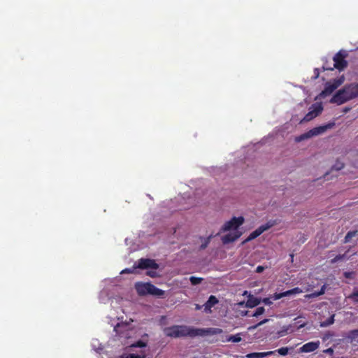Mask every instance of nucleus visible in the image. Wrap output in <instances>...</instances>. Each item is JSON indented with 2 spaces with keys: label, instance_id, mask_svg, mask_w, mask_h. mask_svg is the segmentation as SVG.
Returning <instances> with one entry per match:
<instances>
[{
  "label": "nucleus",
  "instance_id": "obj_1",
  "mask_svg": "<svg viewBox=\"0 0 358 358\" xmlns=\"http://www.w3.org/2000/svg\"><path fill=\"white\" fill-rule=\"evenodd\" d=\"M358 97V83L345 85L338 90L330 99L332 103L342 105L352 99Z\"/></svg>",
  "mask_w": 358,
  "mask_h": 358
},
{
  "label": "nucleus",
  "instance_id": "obj_2",
  "mask_svg": "<svg viewBox=\"0 0 358 358\" xmlns=\"http://www.w3.org/2000/svg\"><path fill=\"white\" fill-rule=\"evenodd\" d=\"M194 327L186 325H173L164 329V334L171 338L194 337Z\"/></svg>",
  "mask_w": 358,
  "mask_h": 358
},
{
  "label": "nucleus",
  "instance_id": "obj_3",
  "mask_svg": "<svg viewBox=\"0 0 358 358\" xmlns=\"http://www.w3.org/2000/svg\"><path fill=\"white\" fill-rule=\"evenodd\" d=\"M334 123H328L327 124L320 126L315 127L308 131L300 135L299 136L296 138V141L297 142H300L301 141H303L305 139L310 138L313 136L320 135L321 134H323L328 129H331L334 126Z\"/></svg>",
  "mask_w": 358,
  "mask_h": 358
},
{
  "label": "nucleus",
  "instance_id": "obj_4",
  "mask_svg": "<svg viewBox=\"0 0 358 358\" xmlns=\"http://www.w3.org/2000/svg\"><path fill=\"white\" fill-rule=\"evenodd\" d=\"M345 81L344 76L331 80L325 83L324 90L320 92V96L324 98L330 95L335 90L341 86Z\"/></svg>",
  "mask_w": 358,
  "mask_h": 358
},
{
  "label": "nucleus",
  "instance_id": "obj_5",
  "mask_svg": "<svg viewBox=\"0 0 358 358\" xmlns=\"http://www.w3.org/2000/svg\"><path fill=\"white\" fill-rule=\"evenodd\" d=\"M348 54L345 50L338 51L333 57L334 68L340 71L344 70L348 66V62L345 60Z\"/></svg>",
  "mask_w": 358,
  "mask_h": 358
},
{
  "label": "nucleus",
  "instance_id": "obj_6",
  "mask_svg": "<svg viewBox=\"0 0 358 358\" xmlns=\"http://www.w3.org/2000/svg\"><path fill=\"white\" fill-rule=\"evenodd\" d=\"M244 222L243 217H234L230 220L226 222L222 227L220 232H225L230 230H236Z\"/></svg>",
  "mask_w": 358,
  "mask_h": 358
},
{
  "label": "nucleus",
  "instance_id": "obj_7",
  "mask_svg": "<svg viewBox=\"0 0 358 358\" xmlns=\"http://www.w3.org/2000/svg\"><path fill=\"white\" fill-rule=\"evenodd\" d=\"M194 337L197 336H213L220 334L223 332L222 329L220 328H206V329H196L194 328Z\"/></svg>",
  "mask_w": 358,
  "mask_h": 358
},
{
  "label": "nucleus",
  "instance_id": "obj_8",
  "mask_svg": "<svg viewBox=\"0 0 358 358\" xmlns=\"http://www.w3.org/2000/svg\"><path fill=\"white\" fill-rule=\"evenodd\" d=\"M136 268L141 269H157L159 268V264H157L154 259L141 258L138 260V265L134 267V268Z\"/></svg>",
  "mask_w": 358,
  "mask_h": 358
},
{
  "label": "nucleus",
  "instance_id": "obj_9",
  "mask_svg": "<svg viewBox=\"0 0 358 358\" xmlns=\"http://www.w3.org/2000/svg\"><path fill=\"white\" fill-rule=\"evenodd\" d=\"M323 110V107L321 104H313L310 111L305 115L303 120L309 122L318 116Z\"/></svg>",
  "mask_w": 358,
  "mask_h": 358
},
{
  "label": "nucleus",
  "instance_id": "obj_10",
  "mask_svg": "<svg viewBox=\"0 0 358 358\" xmlns=\"http://www.w3.org/2000/svg\"><path fill=\"white\" fill-rule=\"evenodd\" d=\"M271 227L272 224H270L268 223L261 225L248 236V237L245 240V242H248L256 238L257 237L259 236L263 232L269 229Z\"/></svg>",
  "mask_w": 358,
  "mask_h": 358
},
{
  "label": "nucleus",
  "instance_id": "obj_11",
  "mask_svg": "<svg viewBox=\"0 0 358 358\" xmlns=\"http://www.w3.org/2000/svg\"><path fill=\"white\" fill-rule=\"evenodd\" d=\"M241 236V233L238 231L230 232L222 237L223 244H228L236 241Z\"/></svg>",
  "mask_w": 358,
  "mask_h": 358
},
{
  "label": "nucleus",
  "instance_id": "obj_12",
  "mask_svg": "<svg viewBox=\"0 0 358 358\" xmlns=\"http://www.w3.org/2000/svg\"><path fill=\"white\" fill-rule=\"evenodd\" d=\"M150 282H138L135 284V289L139 296H145L148 294Z\"/></svg>",
  "mask_w": 358,
  "mask_h": 358
},
{
  "label": "nucleus",
  "instance_id": "obj_13",
  "mask_svg": "<svg viewBox=\"0 0 358 358\" xmlns=\"http://www.w3.org/2000/svg\"><path fill=\"white\" fill-rule=\"evenodd\" d=\"M219 301L215 296L210 295L208 301L204 303V310L206 313H211V308L218 303Z\"/></svg>",
  "mask_w": 358,
  "mask_h": 358
},
{
  "label": "nucleus",
  "instance_id": "obj_14",
  "mask_svg": "<svg viewBox=\"0 0 358 358\" xmlns=\"http://www.w3.org/2000/svg\"><path fill=\"white\" fill-rule=\"evenodd\" d=\"M319 347V343L309 342L304 344L301 348V351L303 352H311L317 350Z\"/></svg>",
  "mask_w": 358,
  "mask_h": 358
},
{
  "label": "nucleus",
  "instance_id": "obj_15",
  "mask_svg": "<svg viewBox=\"0 0 358 358\" xmlns=\"http://www.w3.org/2000/svg\"><path fill=\"white\" fill-rule=\"evenodd\" d=\"M149 289H148V294L162 297L164 294V291L162 289H159L158 287H155L154 285L151 284L150 282Z\"/></svg>",
  "mask_w": 358,
  "mask_h": 358
},
{
  "label": "nucleus",
  "instance_id": "obj_16",
  "mask_svg": "<svg viewBox=\"0 0 358 358\" xmlns=\"http://www.w3.org/2000/svg\"><path fill=\"white\" fill-rule=\"evenodd\" d=\"M149 289H148V294L162 297L164 294V291L162 289H159L158 287H155L154 285L151 284L150 282Z\"/></svg>",
  "mask_w": 358,
  "mask_h": 358
},
{
  "label": "nucleus",
  "instance_id": "obj_17",
  "mask_svg": "<svg viewBox=\"0 0 358 358\" xmlns=\"http://www.w3.org/2000/svg\"><path fill=\"white\" fill-rule=\"evenodd\" d=\"M274 352L273 351H268V352H252L248 353L245 355L246 358H264L268 356H271L273 355Z\"/></svg>",
  "mask_w": 358,
  "mask_h": 358
},
{
  "label": "nucleus",
  "instance_id": "obj_18",
  "mask_svg": "<svg viewBox=\"0 0 358 358\" xmlns=\"http://www.w3.org/2000/svg\"><path fill=\"white\" fill-rule=\"evenodd\" d=\"M261 302V299L257 297H250L247 301V306L249 308H254L258 306Z\"/></svg>",
  "mask_w": 358,
  "mask_h": 358
},
{
  "label": "nucleus",
  "instance_id": "obj_19",
  "mask_svg": "<svg viewBox=\"0 0 358 358\" xmlns=\"http://www.w3.org/2000/svg\"><path fill=\"white\" fill-rule=\"evenodd\" d=\"M302 292H303V290L301 288L296 287L292 289L283 292V295H284V297H285V296H289L294 295V294H301Z\"/></svg>",
  "mask_w": 358,
  "mask_h": 358
},
{
  "label": "nucleus",
  "instance_id": "obj_20",
  "mask_svg": "<svg viewBox=\"0 0 358 358\" xmlns=\"http://www.w3.org/2000/svg\"><path fill=\"white\" fill-rule=\"evenodd\" d=\"M325 292V285H323L322 287H321V289L319 291V292H315L313 293H311V294H306L305 296V297L306 299H312V298H315V297H317L320 295H322L324 294Z\"/></svg>",
  "mask_w": 358,
  "mask_h": 358
},
{
  "label": "nucleus",
  "instance_id": "obj_21",
  "mask_svg": "<svg viewBox=\"0 0 358 358\" xmlns=\"http://www.w3.org/2000/svg\"><path fill=\"white\" fill-rule=\"evenodd\" d=\"M357 234H358L357 230H353V231H348L344 238V243H347L350 242L351 239L353 237L356 236L357 235Z\"/></svg>",
  "mask_w": 358,
  "mask_h": 358
},
{
  "label": "nucleus",
  "instance_id": "obj_22",
  "mask_svg": "<svg viewBox=\"0 0 358 358\" xmlns=\"http://www.w3.org/2000/svg\"><path fill=\"white\" fill-rule=\"evenodd\" d=\"M347 298L355 303H358V287L355 288L352 292L349 294Z\"/></svg>",
  "mask_w": 358,
  "mask_h": 358
},
{
  "label": "nucleus",
  "instance_id": "obj_23",
  "mask_svg": "<svg viewBox=\"0 0 358 358\" xmlns=\"http://www.w3.org/2000/svg\"><path fill=\"white\" fill-rule=\"evenodd\" d=\"M121 358H145V354L144 352H141V354H124L121 356Z\"/></svg>",
  "mask_w": 358,
  "mask_h": 358
},
{
  "label": "nucleus",
  "instance_id": "obj_24",
  "mask_svg": "<svg viewBox=\"0 0 358 358\" xmlns=\"http://www.w3.org/2000/svg\"><path fill=\"white\" fill-rule=\"evenodd\" d=\"M334 316H335L334 315H332L328 319H327L326 320L322 322L320 326L324 327H328V326L334 324Z\"/></svg>",
  "mask_w": 358,
  "mask_h": 358
},
{
  "label": "nucleus",
  "instance_id": "obj_25",
  "mask_svg": "<svg viewBox=\"0 0 358 358\" xmlns=\"http://www.w3.org/2000/svg\"><path fill=\"white\" fill-rule=\"evenodd\" d=\"M213 237V235L211 234L208 237H207L206 238L204 239L203 242L202 243V244L200 245V248L199 249L201 250H204L206 249L208 245H209L210 242V240L211 238Z\"/></svg>",
  "mask_w": 358,
  "mask_h": 358
},
{
  "label": "nucleus",
  "instance_id": "obj_26",
  "mask_svg": "<svg viewBox=\"0 0 358 358\" xmlns=\"http://www.w3.org/2000/svg\"><path fill=\"white\" fill-rule=\"evenodd\" d=\"M242 338L241 337L240 334H237L236 335H231L227 339L228 341H231L232 343H238L241 341Z\"/></svg>",
  "mask_w": 358,
  "mask_h": 358
},
{
  "label": "nucleus",
  "instance_id": "obj_27",
  "mask_svg": "<svg viewBox=\"0 0 358 358\" xmlns=\"http://www.w3.org/2000/svg\"><path fill=\"white\" fill-rule=\"evenodd\" d=\"M348 337L352 341L358 338V329L350 331Z\"/></svg>",
  "mask_w": 358,
  "mask_h": 358
},
{
  "label": "nucleus",
  "instance_id": "obj_28",
  "mask_svg": "<svg viewBox=\"0 0 358 358\" xmlns=\"http://www.w3.org/2000/svg\"><path fill=\"white\" fill-rule=\"evenodd\" d=\"M189 280L193 285H199L203 280V278L195 276H191Z\"/></svg>",
  "mask_w": 358,
  "mask_h": 358
},
{
  "label": "nucleus",
  "instance_id": "obj_29",
  "mask_svg": "<svg viewBox=\"0 0 358 358\" xmlns=\"http://www.w3.org/2000/svg\"><path fill=\"white\" fill-rule=\"evenodd\" d=\"M146 346V343L142 341H138L137 342L133 343L130 348H145Z\"/></svg>",
  "mask_w": 358,
  "mask_h": 358
},
{
  "label": "nucleus",
  "instance_id": "obj_30",
  "mask_svg": "<svg viewBox=\"0 0 358 358\" xmlns=\"http://www.w3.org/2000/svg\"><path fill=\"white\" fill-rule=\"evenodd\" d=\"M277 352L279 355L282 356H285L288 354L289 349L287 347H282L277 350Z\"/></svg>",
  "mask_w": 358,
  "mask_h": 358
},
{
  "label": "nucleus",
  "instance_id": "obj_31",
  "mask_svg": "<svg viewBox=\"0 0 358 358\" xmlns=\"http://www.w3.org/2000/svg\"><path fill=\"white\" fill-rule=\"evenodd\" d=\"M265 311V309L264 307H258L255 312L252 314L253 317H258L259 315L263 314Z\"/></svg>",
  "mask_w": 358,
  "mask_h": 358
},
{
  "label": "nucleus",
  "instance_id": "obj_32",
  "mask_svg": "<svg viewBox=\"0 0 358 358\" xmlns=\"http://www.w3.org/2000/svg\"><path fill=\"white\" fill-rule=\"evenodd\" d=\"M345 257V254H343V255H336L334 259H332L331 260V264H334L338 261H341L342 259H343Z\"/></svg>",
  "mask_w": 358,
  "mask_h": 358
},
{
  "label": "nucleus",
  "instance_id": "obj_33",
  "mask_svg": "<svg viewBox=\"0 0 358 358\" xmlns=\"http://www.w3.org/2000/svg\"><path fill=\"white\" fill-rule=\"evenodd\" d=\"M284 297L283 292L281 293H275L272 296H271V298L273 300H278L281 298Z\"/></svg>",
  "mask_w": 358,
  "mask_h": 358
},
{
  "label": "nucleus",
  "instance_id": "obj_34",
  "mask_svg": "<svg viewBox=\"0 0 358 358\" xmlns=\"http://www.w3.org/2000/svg\"><path fill=\"white\" fill-rule=\"evenodd\" d=\"M344 167V164L342 162H337L336 164L333 166V169H336V171H339L342 169Z\"/></svg>",
  "mask_w": 358,
  "mask_h": 358
},
{
  "label": "nucleus",
  "instance_id": "obj_35",
  "mask_svg": "<svg viewBox=\"0 0 358 358\" xmlns=\"http://www.w3.org/2000/svg\"><path fill=\"white\" fill-rule=\"evenodd\" d=\"M268 320H269L268 319H264V320H262L261 322H259V323H257L256 325H255L249 329H256L257 327L262 326L264 324L266 323L267 322H268Z\"/></svg>",
  "mask_w": 358,
  "mask_h": 358
},
{
  "label": "nucleus",
  "instance_id": "obj_36",
  "mask_svg": "<svg viewBox=\"0 0 358 358\" xmlns=\"http://www.w3.org/2000/svg\"><path fill=\"white\" fill-rule=\"evenodd\" d=\"M271 297H266V298H264L262 299V302L265 304V305H268V306H270L273 303V302L271 301Z\"/></svg>",
  "mask_w": 358,
  "mask_h": 358
},
{
  "label": "nucleus",
  "instance_id": "obj_37",
  "mask_svg": "<svg viewBox=\"0 0 358 358\" xmlns=\"http://www.w3.org/2000/svg\"><path fill=\"white\" fill-rule=\"evenodd\" d=\"M313 73H314V76H313V79L315 80V79L318 78L320 76V69L318 68L314 69Z\"/></svg>",
  "mask_w": 358,
  "mask_h": 358
},
{
  "label": "nucleus",
  "instance_id": "obj_38",
  "mask_svg": "<svg viewBox=\"0 0 358 358\" xmlns=\"http://www.w3.org/2000/svg\"><path fill=\"white\" fill-rule=\"evenodd\" d=\"M147 275L152 277V278H155L157 277L158 275H157V273L155 271H147Z\"/></svg>",
  "mask_w": 358,
  "mask_h": 358
},
{
  "label": "nucleus",
  "instance_id": "obj_39",
  "mask_svg": "<svg viewBox=\"0 0 358 358\" xmlns=\"http://www.w3.org/2000/svg\"><path fill=\"white\" fill-rule=\"evenodd\" d=\"M335 68L333 67H331V66H329V65H323L322 66V71H333Z\"/></svg>",
  "mask_w": 358,
  "mask_h": 358
},
{
  "label": "nucleus",
  "instance_id": "obj_40",
  "mask_svg": "<svg viewBox=\"0 0 358 358\" xmlns=\"http://www.w3.org/2000/svg\"><path fill=\"white\" fill-rule=\"evenodd\" d=\"M324 352L327 353V354H329L330 355H332L333 353H334V350H333L332 348H327V349L324 350Z\"/></svg>",
  "mask_w": 358,
  "mask_h": 358
},
{
  "label": "nucleus",
  "instance_id": "obj_41",
  "mask_svg": "<svg viewBox=\"0 0 358 358\" xmlns=\"http://www.w3.org/2000/svg\"><path fill=\"white\" fill-rule=\"evenodd\" d=\"M264 271V267L262 266H258L257 268H256V270L255 271L258 273H262Z\"/></svg>",
  "mask_w": 358,
  "mask_h": 358
},
{
  "label": "nucleus",
  "instance_id": "obj_42",
  "mask_svg": "<svg viewBox=\"0 0 358 358\" xmlns=\"http://www.w3.org/2000/svg\"><path fill=\"white\" fill-rule=\"evenodd\" d=\"M133 273V269H131V268H125L121 272V273Z\"/></svg>",
  "mask_w": 358,
  "mask_h": 358
},
{
  "label": "nucleus",
  "instance_id": "obj_43",
  "mask_svg": "<svg viewBox=\"0 0 358 358\" xmlns=\"http://www.w3.org/2000/svg\"><path fill=\"white\" fill-rule=\"evenodd\" d=\"M351 275H352V273H350V272H345L344 273V275H345V278H350Z\"/></svg>",
  "mask_w": 358,
  "mask_h": 358
},
{
  "label": "nucleus",
  "instance_id": "obj_44",
  "mask_svg": "<svg viewBox=\"0 0 358 358\" xmlns=\"http://www.w3.org/2000/svg\"><path fill=\"white\" fill-rule=\"evenodd\" d=\"M349 110H350V108H345L344 109V112H345V113H347V112H348Z\"/></svg>",
  "mask_w": 358,
  "mask_h": 358
},
{
  "label": "nucleus",
  "instance_id": "obj_45",
  "mask_svg": "<svg viewBox=\"0 0 358 358\" xmlns=\"http://www.w3.org/2000/svg\"><path fill=\"white\" fill-rule=\"evenodd\" d=\"M200 308H201L200 306L199 305H196V310H199Z\"/></svg>",
  "mask_w": 358,
  "mask_h": 358
},
{
  "label": "nucleus",
  "instance_id": "obj_46",
  "mask_svg": "<svg viewBox=\"0 0 358 358\" xmlns=\"http://www.w3.org/2000/svg\"><path fill=\"white\" fill-rule=\"evenodd\" d=\"M341 358H348V357H341Z\"/></svg>",
  "mask_w": 358,
  "mask_h": 358
}]
</instances>
